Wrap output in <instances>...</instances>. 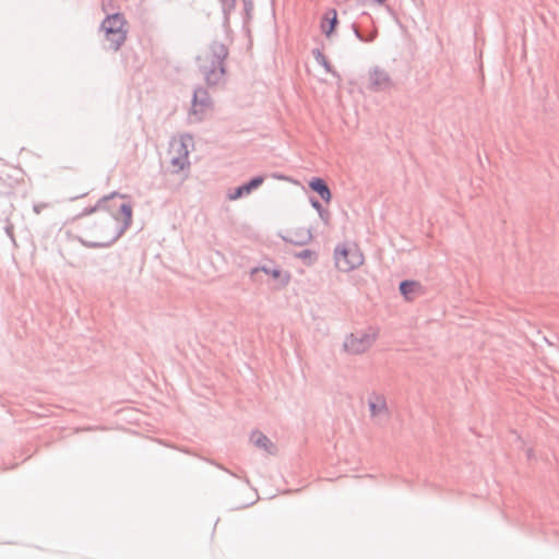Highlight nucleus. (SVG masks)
<instances>
[{
    "label": "nucleus",
    "instance_id": "f257e3e1",
    "mask_svg": "<svg viewBox=\"0 0 559 559\" xmlns=\"http://www.w3.org/2000/svg\"><path fill=\"white\" fill-rule=\"evenodd\" d=\"M227 53L228 51L225 45L213 43L199 57L200 68L209 83H217L224 74V60Z\"/></svg>",
    "mask_w": 559,
    "mask_h": 559
},
{
    "label": "nucleus",
    "instance_id": "f03ea898",
    "mask_svg": "<svg viewBox=\"0 0 559 559\" xmlns=\"http://www.w3.org/2000/svg\"><path fill=\"white\" fill-rule=\"evenodd\" d=\"M119 210L108 219L104 228L103 245L115 241L129 227L132 221V207L129 203L120 202Z\"/></svg>",
    "mask_w": 559,
    "mask_h": 559
},
{
    "label": "nucleus",
    "instance_id": "7ed1b4c3",
    "mask_svg": "<svg viewBox=\"0 0 559 559\" xmlns=\"http://www.w3.org/2000/svg\"><path fill=\"white\" fill-rule=\"evenodd\" d=\"M335 265L342 272H349L364 263V254L355 242H344L334 252Z\"/></svg>",
    "mask_w": 559,
    "mask_h": 559
},
{
    "label": "nucleus",
    "instance_id": "20e7f679",
    "mask_svg": "<svg viewBox=\"0 0 559 559\" xmlns=\"http://www.w3.org/2000/svg\"><path fill=\"white\" fill-rule=\"evenodd\" d=\"M378 335V330L371 326L355 331L345 337L343 347L352 355L364 354L372 347Z\"/></svg>",
    "mask_w": 559,
    "mask_h": 559
},
{
    "label": "nucleus",
    "instance_id": "39448f33",
    "mask_svg": "<svg viewBox=\"0 0 559 559\" xmlns=\"http://www.w3.org/2000/svg\"><path fill=\"white\" fill-rule=\"evenodd\" d=\"M103 31L117 49L126 39L124 20L120 14H112L103 22Z\"/></svg>",
    "mask_w": 559,
    "mask_h": 559
},
{
    "label": "nucleus",
    "instance_id": "423d86ee",
    "mask_svg": "<svg viewBox=\"0 0 559 559\" xmlns=\"http://www.w3.org/2000/svg\"><path fill=\"white\" fill-rule=\"evenodd\" d=\"M191 143L190 138L174 139L169 146V160L171 165L177 169H183L188 164L189 145Z\"/></svg>",
    "mask_w": 559,
    "mask_h": 559
},
{
    "label": "nucleus",
    "instance_id": "0eeeda50",
    "mask_svg": "<svg viewBox=\"0 0 559 559\" xmlns=\"http://www.w3.org/2000/svg\"><path fill=\"white\" fill-rule=\"evenodd\" d=\"M367 406L370 419L376 424L386 420L390 416L386 399L380 393H370L367 396Z\"/></svg>",
    "mask_w": 559,
    "mask_h": 559
},
{
    "label": "nucleus",
    "instance_id": "6e6552de",
    "mask_svg": "<svg viewBox=\"0 0 559 559\" xmlns=\"http://www.w3.org/2000/svg\"><path fill=\"white\" fill-rule=\"evenodd\" d=\"M337 24V12L334 9H330L324 13L320 23V28L326 37H330Z\"/></svg>",
    "mask_w": 559,
    "mask_h": 559
},
{
    "label": "nucleus",
    "instance_id": "1a4fd4ad",
    "mask_svg": "<svg viewBox=\"0 0 559 559\" xmlns=\"http://www.w3.org/2000/svg\"><path fill=\"white\" fill-rule=\"evenodd\" d=\"M263 177H255L250 180L248 183L238 187L233 193L228 195V199L234 201L241 198L245 194H249L253 189H257L263 183Z\"/></svg>",
    "mask_w": 559,
    "mask_h": 559
},
{
    "label": "nucleus",
    "instance_id": "9d476101",
    "mask_svg": "<svg viewBox=\"0 0 559 559\" xmlns=\"http://www.w3.org/2000/svg\"><path fill=\"white\" fill-rule=\"evenodd\" d=\"M309 187L314 192H317L322 198V200H324L326 203H329L331 201L332 193L323 179L312 178L309 182Z\"/></svg>",
    "mask_w": 559,
    "mask_h": 559
},
{
    "label": "nucleus",
    "instance_id": "9b49d317",
    "mask_svg": "<svg viewBox=\"0 0 559 559\" xmlns=\"http://www.w3.org/2000/svg\"><path fill=\"white\" fill-rule=\"evenodd\" d=\"M251 441L254 445L264 449L269 453H273L275 451V445L261 432H253L251 435Z\"/></svg>",
    "mask_w": 559,
    "mask_h": 559
},
{
    "label": "nucleus",
    "instance_id": "f8f14e48",
    "mask_svg": "<svg viewBox=\"0 0 559 559\" xmlns=\"http://www.w3.org/2000/svg\"><path fill=\"white\" fill-rule=\"evenodd\" d=\"M418 288L419 285L415 282H403L400 285L402 295L408 300L413 299V296L418 290Z\"/></svg>",
    "mask_w": 559,
    "mask_h": 559
},
{
    "label": "nucleus",
    "instance_id": "ddd939ff",
    "mask_svg": "<svg viewBox=\"0 0 559 559\" xmlns=\"http://www.w3.org/2000/svg\"><path fill=\"white\" fill-rule=\"evenodd\" d=\"M265 273L270 274L273 278L275 280H280L283 284H286L288 283L289 281V275L287 273H283L282 271L280 270H272V271H269L266 270L265 267L262 269Z\"/></svg>",
    "mask_w": 559,
    "mask_h": 559
},
{
    "label": "nucleus",
    "instance_id": "4468645a",
    "mask_svg": "<svg viewBox=\"0 0 559 559\" xmlns=\"http://www.w3.org/2000/svg\"><path fill=\"white\" fill-rule=\"evenodd\" d=\"M200 110L198 109V94L194 95L192 112L197 115Z\"/></svg>",
    "mask_w": 559,
    "mask_h": 559
},
{
    "label": "nucleus",
    "instance_id": "2eb2a0df",
    "mask_svg": "<svg viewBox=\"0 0 559 559\" xmlns=\"http://www.w3.org/2000/svg\"><path fill=\"white\" fill-rule=\"evenodd\" d=\"M223 4L227 8H231L235 4V0H221Z\"/></svg>",
    "mask_w": 559,
    "mask_h": 559
},
{
    "label": "nucleus",
    "instance_id": "dca6fc26",
    "mask_svg": "<svg viewBox=\"0 0 559 559\" xmlns=\"http://www.w3.org/2000/svg\"><path fill=\"white\" fill-rule=\"evenodd\" d=\"M312 205H313L314 207H317V209H319V207H320V204H319L318 202H313V203H312Z\"/></svg>",
    "mask_w": 559,
    "mask_h": 559
}]
</instances>
